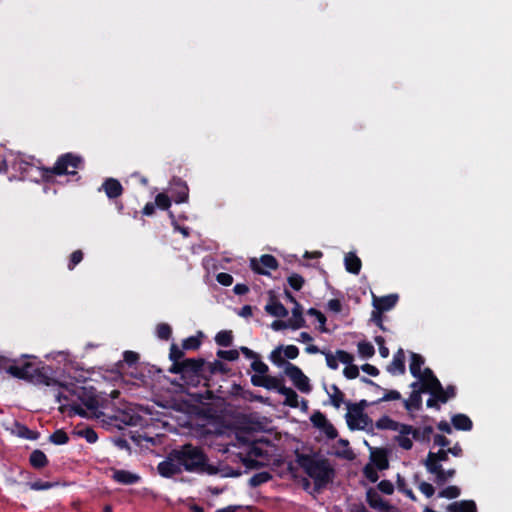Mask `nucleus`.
I'll return each mask as SVG.
<instances>
[{
    "label": "nucleus",
    "instance_id": "f257e3e1",
    "mask_svg": "<svg viewBox=\"0 0 512 512\" xmlns=\"http://www.w3.org/2000/svg\"><path fill=\"white\" fill-rule=\"evenodd\" d=\"M423 365V357L419 354L412 353L409 370L410 373L418 379L416 382H420L421 389L433 394L443 403L453 397L455 395L454 388L448 387L447 389H444L439 380L434 376L433 372L429 368H422Z\"/></svg>",
    "mask_w": 512,
    "mask_h": 512
},
{
    "label": "nucleus",
    "instance_id": "f03ea898",
    "mask_svg": "<svg viewBox=\"0 0 512 512\" xmlns=\"http://www.w3.org/2000/svg\"><path fill=\"white\" fill-rule=\"evenodd\" d=\"M234 446L239 448V452L235 455V461L238 459L247 469H255L263 463L259 460L262 456V450L257 446L256 440L251 437L238 435L237 444Z\"/></svg>",
    "mask_w": 512,
    "mask_h": 512
},
{
    "label": "nucleus",
    "instance_id": "7ed1b4c3",
    "mask_svg": "<svg viewBox=\"0 0 512 512\" xmlns=\"http://www.w3.org/2000/svg\"><path fill=\"white\" fill-rule=\"evenodd\" d=\"M174 456L180 459L186 471H202L206 466V456L199 447L190 444L183 445L180 449L174 450Z\"/></svg>",
    "mask_w": 512,
    "mask_h": 512
},
{
    "label": "nucleus",
    "instance_id": "20e7f679",
    "mask_svg": "<svg viewBox=\"0 0 512 512\" xmlns=\"http://www.w3.org/2000/svg\"><path fill=\"white\" fill-rule=\"evenodd\" d=\"M448 450H439L438 452H430L425 460V467L429 473L435 476L438 484H443L455 475L454 469L444 470L441 462L448 459Z\"/></svg>",
    "mask_w": 512,
    "mask_h": 512
},
{
    "label": "nucleus",
    "instance_id": "39448f33",
    "mask_svg": "<svg viewBox=\"0 0 512 512\" xmlns=\"http://www.w3.org/2000/svg\"><path fill=\"white\" fill-rule=\"evenodd\" d=\"M301 466L315 481V486L317 488L324 486L330 480L331 470L326 461L304 458L301 461Z\"/></svg>",
    "mask_w": 512,
    "mask_h": 512
},
{
    "label": "nucleus",
    "instance_id": "423d86ee",
    "mask_svg": "<svg viewBox=\"0 0 512 512\" xmlns=\"http://www.w3.org/2000/svg\"><path fill=\"white\" fill-rule=\"evenodd\" d=\"M292 316L288 320H275L271 324V328L274 331H280L284 329L298 330L306 326V321L303 316V308L300 303H295L293 307Z\"/></svg>",
    "mask_w": 512,
    "mask_h": 512
},
{
    "label": "nucleus",
    "instance_id": "0eeeda50",
    "mask_svg": "<svg viewBox=\"0 0 512 512\" xmlns=\"http://www.w3.org/2000/svg\"><path fill=\"white\" fill-rule=\"evenodd\" d=\"M284 372L299 391L303 393H309L311 391L310 380L299 367L291 363H286Z\"/></svg>",
    "mask_w": 512,
    "mask_h": 512
},
{
    "label": "nucleus",
    "instance_id": "6e6552de",
    "mask_svg": "<svg viewBox=\"0 0 512 512\" xmlns=\"http://www.w3.org/2000/svg\"><path fill=\"white\" fill-rule=\"evenodd\" d=\"M346 421L351 429L365 430L372 427V421L363 412V410L357 406H353L348 409Z\"/></svg>",
    "mask_w": 512,
    "mask_h": 512
},
{
    "label": "nucleus",
    "instance_id": "1a4fd4ad",
    "mask_svg": "<svg viewBox=\"0 0 512 512\" xmlns=\"http://www.w3.org/2000/svg\"><path fill=\"white\" fill-rule=\"evenodd\" d=\"M81 163V159L73 154L63 155L56 162L53 171L56 174H75L76 169Z\"/></svg>",
    "mask_w": 512,
    "mask_h": 512
},
{
    "label": "nucleus",
    "instance_id": "9d476101",
    "mask_svg": "<svg viewBox=\"0 0 512 512\" xmlns=\"http://www.w3.org/2000/svg\"><path fill=\"white\" fill-rule=\"evenodd\" d=\"M157 469L162 477L169 478L181 473L184 468L180 459L174 456L173 450L164 461L159 463Z\"/></svg>",
    "mask_w": 512,
    "mask_h": 512
},
{
    "label": "nucleus",
    "instance_id": "9b49d317",
    "mask_svg": "<svg viewBox=\"0 0 512 512\" xmlns=\"http://www.w3.org/2000/svg\"><path fill=\"white\" fill-rule=\"evenodd\" d=\"M299 356V349L295 345L278 346L270 354V360L280 366L285 359H296Z\"/></svg>",
    "mask_w": 512,
    "mask_h": 512
},
{
    "label": "nucleus",
    "instance_id": "f8f14e48",
    "mask_svg": "<svg viewBox=\"0 0 512 512\" xmlns=\"http://www.w3.org/2000/svg\"><path fill=\"white\" fill-rule=\"evenodd\" d=\"M321 353L325 356L327 366L332 370L338 369L340 363L344 365L354 361L353 355L344 350H337L334 353L322 351Z\"/></svg>",
    "mask_w": 512,
    "mask_h": 512
},
{
    "label": "nucleus",
    "instance_id": "ddd939ff",
    "mask_svg": "<svg viewBox=\"0 0 512 512\" xmlns=\"http://www.w3.org/2000/svg\"><path fill=\"white\" fill-rule=\"evenodd\" d=\"M395 436V441L397 444L405 449L410 450L413 446V439L417 435V431L413 429L412 426L404 424L398 431Z\"/></svg>",
    "mask_w": 512,
    "mask_h": 512
},
{
    "label": "nucleus",
    "instance_id": "4468645a",
    "mask_svg": "<svg viewBox=\"0 0 512 512\" xmlns=\"http://www.w3.org/2000/svg\"><path fill=\"white\" fill-rule=\"evenodd\" d=\"M278 266L277 260L271 255H263L260 259L251 260V268L260 274H268Z\"/></svg>",
    "mask_w": 512,
    "mask_h": 512
},
{
    "label": "nucleus",
    "instance_id": "2eb2a0df",
    "mask_svg": "<svg viewBox=\"0 0 512 512\" xmlns=\"http://www.w3.org/2000/svg\"><path fill=\"white\" fill-rule=\"evenodd\" d=\"M310 420L313 425L322 431L327 437L335 438L337 436L335 428L321 412L313 413Z\"/></svg>",
    "mask_w": 512,
    "mask_h": 512
},
{
    "label": "nucleus",
    "instance_id": "dca6fc26",
    "mask_svg": "<svg viewBox=\"0 0 512 512\" xmlns=\"http://www.w3.org/2000/svg\"><path fill=\"white\" fill-rule=\"evenodd\" d=\"M111 472V477L113 478V480L116 481L117 483L124 485L138 483L141 479V477L138 474L127 470L111 469Z\"/></svg>",
    "mask_w": 512,
    "mask_h": 512
},
{
    "label": "nucleus",
    "instance_id": "f3484780",
    "mask_svg": "<svg viewBox=\"0 0 512 512\" xmlns=\"http://www.w3.org/2000/svg\"><path fill=\"white\" fill-rule=\"evenodd\" d=\"M280 394L285 397L284 405L292 408H298L301 406L302 409H307V402L305 400L300 401L297 393L293 389L284 386L281 388Z\"/></svg>",
    "mask_w": 512,
    "mask_h": 512
},
{
    "label": "nucleus",
    "instance_id": "a211bd4d",
    "mask_svg": "<svg viewBox=\"0 0 512 512\" xmlns=\"http://www.w3.org/2000/svg\"><path fill=\"white\" fill-rule=\"evenodd\" d=\"M398 301L397 294H390L383 297H377L373 295L372 304L375 309H378L382 312L388 311L392 309Z\"/></svg>",
    "mask_w": 512,
    "mask_h": 512
},
{
    "label": "nucleus",
    "instance_id": "6ab92c4d",
    "mask_svg": "<svg viewBox=\"0 0 512 512\" xmlns=\"http://www.w3.org/2000/svg\"><path fill=\"white\" fill-rule=\"evenodd\" d=\"M8 372L20 379H32L34 367L30 362H26L23 365L13 364L8 367Z\"/></svg>",
    "mask_w": 512,
    "mask_h": 512
},
{
    "label": "nucleus",
    "instance_id": "aec40b11",
    "mask_svg": "<svg viewBox=\"0 0 512 512\" xmlns=\"http://www.w3.org/2000/svg\"><path fill=\"white\" fill-rule=\"evenodd\" d=\"M367 501L372 508L381 512H387L392 509V506L383 500L377 491L372 489L367 491Z\"/></svg>",
    "mask_w": 512,
    "mask_h": 512
},
{
    "label": "nucleus",
    "instance_id": "412c9836",
    "mask_svg": "<svg viewBox=\"0 0 512 512\" xmlns=\"http://www.w3.org/2000/svg\"><path fill=\"white\" fill-rule=\"evenodd\" d=\"M388 371L393 375L403 374L405 372V353L399 349L393 356V360L388 366Z\"/></svg>",
    "mask_w": 512,
    "mask_h": 512
},
{
    "label": "nucleus",
    "instance_id": "4be33fe9",
    "mask_svg": "<svg viewBox=\"0 0 512 512\" xmlns=\"http://www.w3.org/2000/svg\"><path fill=\"white\" fill-rule=\"evenodd\" d=\"M448 512H477V507L472 500L456 501L448 505Z\"/></svg>",
    "mask_w": 512,
    "mask_h": 512
},
{
    "label": "nucleus",
    "instance_id": "5701e85b",
    "mask_svg": "<svg viewBox=\"0 0 512 512\" xmlns=\"http://www.w3.org/2000/svg\"><path fill=\"white\" fill-rule=\"evenodd\" d=\"M265 311L268 314L278 318H283L288 315V310L284 307V305L274 298H271L270 301L266 304Z\"/></svg>",
    "mask_w": 512,
    "mask_h": 512
},
{
    "label": "nucleus",
    "instance_id": "b1692460",
    "mask_svg": "<svg viewBox=\"0 0 512 512\" xmlns=\"http://www.w3.org/2000/svg\"><path fill=\"white\" fill-rule=\"evenodd\" d=\"M411 387L413 389V392L409 398V400H407L405 402V406L407 409H411L412 407H416L418 408L419 405H420V402H421V397H420V394L422 392H424L422 389H421V384L420 382H413L411 384Z\"/></svg>",
    "mask_w": 512,
    "mask_h": 512
},
{
    "label": "nucleus",
    "instance_id": "393cba45",
    "mask_svg": "<svg viewBox=\"0 0 512 512\" xmlns=\"http://www.w3.org/2000/svg\"><path fill=\"white\" fill-rule=\"evenodd\" d=\"M103 188L109 198L118 197L122 193L120 182L112 178L105 181Z\"/></svg>",
    "mask_w": 512,
    "mask_h": 512
},
{
    "label": "nucleus",
    "instance_id": "a878e982",
    "mask_svg": "<svg viewBox=\"0 0 512 512\" xmlns=\"http://www.w3.org/2000/svg\"><path fill=\"white\" fill-rule=\"evenodd\" d=\"M345 266L350 273L358 274L361 269V260L354 253H348L345 256Z\"/></svg>",
    "mask_w": 512,
    "mask_h": 512
},
{
    "label": "nucleus",
    "instance_id": "bb28decb",
    "mask_svg": "<svg viewBox=\"0 0 512 512\" xmlns=\"http://www.w3.org/2000/svg\"><path fill=\"white\" fill-rule=\"evenodd\" d=\"M452 424L458 430L468 431L472 428V421L464 414H457L453 416Z\"/></svg>",
    "mask_w": 512,
    "mask_h": 512
},
{
    "label": "nucleus",
    "instance_id": "cd10ccee",
    "mask_svg": "<svg viewBox=\"0 0 512 512\" xmlns=\"http://www.w3.org/2000/svg\"><path fill=\"white\" fill-rule=\"evenodd\" d=\"M404 424L398 423L388 416L381 417L376 422V427L379 429L398 431Z\"/></svg>",
    "mask_w": 512,
    "mask_h": 512
},
{
    "label": "nucleus",
    "instance_id": "c85d7f7f",
    "mask_svg": "<svg viewBox=\"0 0 512 512\" xmlns=\"http://www.w3.org/2000/svg\"><path fill=\"white\" fill-rule=\"evenodd\" d=\"M370 464H374L379 470L388 468V460L385 453L382 451L372 452Z\"/></svg>",
    "mask_w": 512,
    "mask_h": 512
},
{
    "label": "nucleus",
    "instance_id": "c756f323",
    "mask_svg": "<svg viewBox=\"0 0 512 512\" xmlns=\"http://www.w3.org/2000/svg\"><path fill=\"white\" fill-rule=\"evenodd\" d=\"M307 314L309 316L314 317L317 320V322L319 324L317 329L321 333L328 332V329L326 327V317H325V315L322 312H320L319 310H317L315 308H310V309H308Z\"/></svg>",
    "mask_w": 512,
    "mask_h": 512
},
{
    "label": "nucleus",
    "instance_id": "7c9ffc66",
    "mask_svg": "<svg viewBox=\"0 0 512 512\" xmlns=\"http://www.w3.org/2000/svg\"><path fill=\"white\" fill-rule=\"evenodd\" d=\"M47 462L46 455L40 450H35L30 455V463L35 468H42L46 466Z\"/></svg>",
    "mask_w": 512,
    "mask_h": 512
},
{
    "label": "nucleus",
    "instance_id": "2f4dec72",
    "mask_svg": "<svg viewBox=\"0 0 512 512\" xmlns=\"http://www.w3.org/2000/svg\"><path fill=\"white\" fill-rule=\"evenodd\" d=\"M173 185L177 189V197L175 198V202H185L188 198V187L186 186V184L178 180L175 181Z\"/></svg>",
    "mask_w": 512,
    "mask_h": 512
},
{
    "label": "nucleus",
    "instance_id": "473e14b6",
    "mask_svg": "<svg viewBox=\"0 0 512 512\" xmlns=\"http://www.w3.org/2000/svg\"><path fill=\"white\" fill-rule=\"evenodd\" d=\"M262 387L268 390H277L280 393V390L284 387V385L279 378L267 375Z\"/></svg>",
    "mask_w": 512,
    "mask_h": 512
},
{
    "label": "nucleus",
    "instance_id": "72a5a7b5",
    "mask_svg": "<svg viewBox=\"0 0 512 512\" xmlns=\"http://www.w3.org/2000/svg\"><path fill=\"white\" fill-rule=\"evenodd\" d=\"M233 335L231 331L223 330L217 333L215 341L220 346H230L232 344Z\"/></svg>",
    "mask_w": 512,
    "mask_h": 512
},
{
    "label": "nucleus",
    "instance_id": "f704fd0d",
    "mask_svg": "<svg viewBox=\"0 0 512 512\" xmlns=\"http://www.w3.org/2000/svg\"><path fill=\"white\" fill-rule=\"evenodd\" d=\"M357 347H358V353L363 358H370L371 356H373V354L375 352L373 345L369 342H365V341L359 342Z\"/></svg>",
    "mask_w": 512,
    "mask_h": 512
},
{
    "label": "nucleus",
    "instance_id": "c9c22d12",
    "mask_svg": "<svg viewBox=\"0 0 512 512\" xmlns=\"http://www.w3.org/2000/svg\"><path fill=\"white\" fill-rule=\"evenodd\" d=\"M331 390L332 392H328L331 403L335 407H339L343 402V394L336 386H332Z\"/></svg>",
    "mask_w": 512,
    "mask_h": 512
},
{
    "label": "nucleus",
    "instance_id": "e433bc0d",
    "mask_svg": "<svg viewBox=\"0 0 512 512\" xmlns=\"http://www.w3.org/2000/svg\"><path fill=\"white\" fill-rule=\"evenodd\" d=\"M460 495V489L457 486H449L439 493V497L454 499Z\"/></svg>",
    "mask_w": 512,
    "mask_h": 512
},
{
    "label": "nucleus",
    "instance_id": "4c0bfd02",
    "mask_svg": "<svg viewBox=\"0 0 512 512\" xmlns=\"http://www.w3.org/2000/svg\"><path fill=\"white\" fill-rule=\"evenodd\" d=\"M378 468H376L374 466V464H370L368 463L365 468H364V475L366 476V478L368 480H370L371 482H376L379 478V475H378Z\"/></svg>",
    "mask_w": 512,
    "mask_h": 512
},
{
    "label": "nucleus",
    "instance_id": "58836bf2",
    "mask_svg": "<svg viewBox=\"0 0 512 512\" xmlns=\"http://www.w3.org/2000/svg\"><path fill=\"white\" fill-rule=\"evenodd\" d=\"M50 440L56 445H63L68 442V436L64 431L57 430L50 436Z\"/></svg>",
    "mask_w": 512,
    "mask_h": 512
},
{
    "label": "nucleus",
    "instance_id": "ea45409f",
    "mask_svg": "<svg viewBox=\"0 0 512 512\" xmlns=\"http://www.w3.org/2000/svg\"><path fill=\"white\" fill-rule=\"evenodd\" d=\"M345 368L343 370V374L348 379H355L359 375V369L356 365L353 364V362H350L349 364H344Z\"/></svg>",
    "mask_w": 512,
    "mask_h": 512
},
{
    "label": "nucleus",
    "instance_id": "a19ab883",
    "mask_svg": "<svg viewBox=\"0 0 512 512\" xmlns=\"http://www.w3.org/2000/svg\"><path fill=\"white\" fill-rule=\"evenodd\" d=\"M56 485H57L56 483H52V482L35 481L33 483H30L29 487L32 490L39 491V490H48Z\"/></svg>",
    "mask_w": 512,
    "mask_h": 512
},
{
    "label": "nucleus",
    "instance_id": "79ce46f5",
    "mask_svg": "<svg viewBox=\"0 0 512 512\" xmlns=\"http://www.w3.org/2000/svg\"><path fill=\"white\" fill-rule=\"evenodd\" d=\"M252 369L256 374H266L268 372V366L262 362L258 357L253 360L251 364Z\"/></svg>",
    "mask_w": 512,
    "mask_h": 512
},
{
    "label": "nucleus",
    "instance_id": "37998d69",
    "mask_svg": "<svg viewBox=\"0 0 512 512\" xmlns=\"http://www.w3.org/2000/svg\"><path fill=\"white\" fill-rule=\"evenodd\" d=\"M155 203L161 209H168L170 207L171 201L166 194L160 193L156 196Z\"/></svg>",
    "mask_w": 512,
    "mask_h": 512
},
{
    "label": "nucleus",
    "instance_id": "c03bdc74",
    "mask_svg": "<svg viewBox=\"0 0 512 512\" xmlns=\"http://www.w3.org/2000/svg\"><path fill=\"white\" fill-rule=\"evenodd\" d=\"M288 282L292 288L295 290H300L304 284V279L298 274H292L288 278Z\"/></svg>",
    "mask_w": 512,
    "mask_h": 512
},
{
    "label": "nucleus",
    "instance_id": "a18cd8bd",
    "mask_svg": "<svg viewBox=\"0 0 512 512\" xmlns=\"http://www.w3.org/2000/svg\"><path fill=\"white\" fill-rule=\"evenodd\" d=\"M222 476L224 477H237L242 474V471L240 468H230L228 466H223L220 470Z\"/></svg>",
    "mask_w": 512,
    "mask_h": 512
},
{
    "label": "nucleus",
    "instance_id": "49530a36",
    "mask_svg": "<svg viewBox=\"0 0 512 512\" xmlns=\"http://www.w3.org/2000/svg\"><path fill=\"white\" fill-rule=\"evenodd\" d=\"M171 335V328L167 324L157 326V336L161 339H168Z\"/></svg>",
    "mask_w": 512,
    "mask_h": 512
},
{
    "label": "nucleus",
    "instance_id": "de8ad7c7",
    "mask_svg": "<svg viewBox=\"0 0 512 512\" xmlns=\"http://www.w3.org/2000/svg\"><path fill=\"white\" fill-rule=\"evenodd\" d=\"M200 346V340L197 337H189L183 342L184 349L194 350Z\"/></svg>",
    "mask_w": 512,
    "mask_h": 512
},
{
    "label": "nucleus",
    "instance_id": "09e8293b",
    "mask_svg": "<svg viewBox=\"0 0 512 512\" xmlns=\"http://www.w3.org/2000/svg\"><path fill=\"white\" fill-rule=\"evenodd\" d=\"M378 488L381 492L391 495L394 492V485L388 480H383L378 484Z\"/></svg>",
    "mask_w": 512,
    "mask_h": 512
},
{
    "label": "nucleus",
    "instance_id": "8fccbe9b",
    "mask_svg": "<svg viewBox=\"0 0 512 512\" xmlns=\"http://www.w3.org/2000/svg\"><path fill=\"white\" fill-rule=\"evenodd\" d=\"M80 434L89 443H95L97 441V439H98L97 433L94 430L90 429V428L84 429L83 431L80 432Z\"/></svg>",
    "mask_w": 512,
    "mask_h": 512
},
{
    "label": "nucleus",
    "instance_id": "3c124183",
    "mask_svg": "<svg viewBox=\"0 0 512 512\" xmlns=\"http://www.w3.org/2000/svg\"><path fill=\"white\" fill-rule=\"evenodd\" d=\"M418 488L428 498L431 497L435 492L434 487L427 482H421Z\"/></svg>",
    "mask_w": 512,
    "mask_h": 512
},
{
    "label": "nucleus",
    "instance_id": "603ef678",
    "mask_svg": "<svg viewBox=\"0 0 512 512\" xmlns=\"http://www.w3.org/2000/svg\"><path fill=\"white\" fill-rule=\"evenodd\" d=\"M218 356L223 359L233 361L238 358L239 354H238L237 350H228V351H219Z\"/></svg>",
    "mask_w": 512,
    "mask_h": 512
},
{
    "label": "nucleus",
    "instance_id": "864d4df0",
    "mask_svg": "<svg viewBox=\"0 0 512 512\" xmlns=\"http://www.w3.org/2000/svg\"><path fill=\"white\" fill-rule=\"evenodd\" d=\"M217 281L224 286H230L233 283V277L228 273L222 272L217 275Z\"/></svg>",
    "mask_w": 512,
    "mask_h": 512
},
{
    "label": "nucleus",
    "instance_id": "5fc2aeb1",
    "mask_svg": "<svg viewBox=\"0 0 512 512\" xmlns=\"http://www.w3.org/2000/svg\"><path fill=\"white\" fill-rule=\"evenodd\" d=\"M83 253L80 250L74 251L71 255L69 269H73L78 263L82 261Z\"/></svg>",
    "mask_w": 512,
    "mask_h": 512
},
{
    "label": "nucleus",
    "instance_id": "6e6d98bb",
    "mask_svg": "<svg viewBox=\"0 0 512 512\" xmlns=\"http://www.w3.org/2000/svg\"><path fill=\"white\" fill-rule=\"evenodd\" d=\"M13 167H18V169H20L22 173L28 172L29 169H33V166H31L22 159H15V161L13 162Z\"/></svg>",
    "mask_w": 512,
    "mask_h": 512
},
{
    "label": "nucleus",
    "instance_id": "4d7b16f0",
    "mask_svg": "<svg viewBox=\"0 0 512 512\" xmlns=\"http://www.w3.org/2000/svg\"><path fill=\"white\" fill-rule=\"evenodd\" d=\"M376 343L379 346V353L383 358H387L389 356V349L384 345V339L382 337H376Z\"/></svg>",
    "mask_w": 512,
    "mask_h": 512
},
{
    "label": "nucleus",
    "instance_id": "13d9d810",
    "mask_svg": "<svg viewBox=\"0 0 512 512\" xmlns=\"http://www.w3.org/2000/svg\"><path fill=\"white\" fill-rule=\"evenodd\" d=\"M327 307L330 311L339 313L342 309V304L338 299H331L328 301Z\"/></svg>",
    "mask_w": 512,
    "mask_h": 512
},
{
    "label": "nucleus",
    "instance_id": "bf43d9fd",
    "mask_svg": "<svg viewBox=\"0 0 512 512\" xmlns=\"http://www.w3.org/2000/svg\"><path fill=\"white\" fill-rule=\"evenodd\" d=\"M53 358L58 360L59 362L63 361V362H72V359H71V356L69 353L67 352H57L55 354H53Z\"/></svg>",
    "mask_w": 512,
    "mask_h": 512
},
{
    "label": "nucleus",
    "instance_id": "052dcab7",
    "mask_svg": "<svg viewBox=\"0 0 512 512\" xmlns=\"http://www.w3.org/2000/svg\"><path fill=\"white\" fill-rule=\"evenodd\" d=\"M266 376H267V374H255V375H253L251 377V382L255 386L262 387L263 386V382H265Z\"/></svg>",
    "mask_w": 512,
    "mask_h": 512
},
{
    "label": "nucleus",
    "instance_id": "680f3d73",
    "mask_svg": "<svg viewBox=\"0 0 512 512\" xmlns=\"http://www.w3.org/2000/svg\"><path fill=\"white\" fill-rule=\"evenodd\" d=\"M382 311L375 309L372 311L371 319L374 321L379 327L382 328Z\"/></svg>",
    "mask_w": 512,
    "mask_h": 512
},
{
    "label": "nucleus",
    "instance_id": "e2e57ef3",
    "mask_svg": "<svg viewBox=\"0 0 512 512\" xmlns=\"http://www.w3.org/2000/svg\"><path fill=\"white\" fill-rule=\"evenodd\" d=\"M269 478L268 474H258L251 478L250 482L252 485H259L260 483H263L267 481Z\"/></svg>",
    "mask_w": 512,
    "mask_h": 512
},
{
    "label": "nucleus",
    "instance_id": "0e129e2a",
    "mask_svg": "<svg viewBox=\"0 0 512 512\" xmlns=\"http://www.w3.org/2000/svg\"><path fill=\"white\" fill-rule=\"evenodd\" d=\"M362 370L370 376H377L379 374L378 369L370 364H364Z\"/></svg>",
    "mask_w": 512,
    "mask_h": 512
},
{
    "label": "nucleus",
    "instance_id": "69168bd1",
    "mask_svg": "<svg viewBox=\"0 0 512 512\" xmlns=\"http://www.w3.org/2000/svg\"><path fill=\"white\" fill-rule=\"evenodd\" d=\"M124 360L127 363L132 364L138 360V355H137V353H135L133 351H126L124 353Z\"/></svg>",
    "mask_w": 512,
    "mask_h": 512
},
{
    "label": "nucleus",
    "instance_id": "338daca9",
    "mask_svg": "<svg viewBox=\"0 0 512 512\" xmlns=\"http://www.w3.org/2000/svg\"><path fill=\"white\" fill-rule=\"evenodd\" d=\"M434 444L440 447H445L449 444V441L446 437L442 435H436L434 437Z\"/></svg>",
    "mask_w": 512,
    "mask_h": 512
},
{
    "label": "nucleus",
    "instance_id": "774afa93",
    "mask_svg": "<svg viewBox=\"0 0 512 512\" xmlns=\"http://www.w3.org/2000/svg\"><path fill=\"white\" fill-rule=\"evenodd\" d=\"M297 341L300 342V343L309 344V343H311L313 341V338H312V336L309 333L301 332L299 334V337H298Z\"/></svg>",
    "mask_w": 512,
    "mask_h": 512
}]
</instances>
